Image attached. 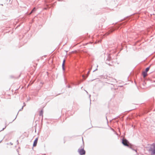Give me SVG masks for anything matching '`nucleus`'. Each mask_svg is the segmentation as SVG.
Segmentation results:
<instances>
[{
    "instance_id": "1",
    "label": "nucleus",
    "mask_w": 155,
    "mask_h": 155,
    "mask_svg": "<svg viewBox=\"0 0 155 155\" xmlns=\"http://www.w3.org/2000/svg\"><path fill=\"white\" fill-rule=\"evenodd\" d=\"M146 148L148 151L151 152L152 154L155 153V143L150 145Z\"/></svg>"
},
{
    "instance_id": "2",
    "label": "nucleus",
    "mask_w": 155,
    "mask_h": 155,
    "mask_svg": "<svg viewBox=\"0 0 155 155\" xmlns=\"http://www.w3.org/2000/svg\"><path fill=\"white\" fill-rule=\"evenodd\" d=\"M122 143L125 146H129L130 143L126 139H123L122 140Z\"/></svg>"
},
{
    "instance_id": "3",
    "label": "nucleus",
    "mask_w": 155,
    "mask_h": 155,
    "mask_svg": "<svg viewBox=\"0 0 155 155\" xmlns=\"http://www.w3.org/2000/svg\"><path fill=\"white\" fill-rule=\"evenodd\" d=\"M78 152L81 155H84L85 153V151L83 149H78Z\"/></svg>"
},
{
    "instance_id": "4",
    "label": "nucleus",
    "mask_w": 155,
    "mask_h": 155,
    "mask_svg": "<svg viewBox=\"0 0 155 155\" xmlns=\"http://www.w3.org/2000/svg\"><path fill=\"white\" fill-rule=\"evenodd\" d=\"M38 138H36L33 144V147H36L37 145V144L38 142Z\"/></svg>"
},
{
    "instance_id": "5",
    "label": "nucleus",
    "mask_w": 155,
    "mask_h": 155,
    "mask_svg": "<svg viewBox=\"0 0 155 155\" xmlns=\"http://www.w3.org/2000/svg\"><path fill=\"white\" fill-rule=\"evenodd\" d=\"M114 31V29H113V28H111V29L110 30V31H109V32H107L106 33V35H108L110 33H111L112 32H113V31Z\"/></svg>"
},
{
    "instance_id": "6",
    "label": "nucleus",
    "mask_w": 155,
    "mask_h": 155,
    "mask_svg": "<svg viewBox=\"0 0 155 155\" xmlns=\"http://www.w3.org/2000/svg\"><path fill=\"white\" fill-rule=\"evenodd\" d=\"M65 62V60H64L63 61V62L62 64V68L64 71L65 70L64 67Z\"/></svg>"
},
{
    "instance_id": "7",
    "label": "nucleus",
    "mask_w": 155,
    "mask_h": 155,
    "mask_svg": "<svg viewBox=\"0 0 155 155\" xmlns=\"http://www.w3.org/2000/svg\"><path fill=\"white\" fill-rule=\"evenodd\" d=\"M143 75V77H145L147 75V72L144 71H143L142 73Z\"/></svg>"
},
{
    "instance_id": "8",
    "label": "nucleus",
    "mask_w": 155,
    "mask_h": 155,
    "mask_svg": "<svg viewBox=\"0 0 155 155\" xmlns=\"http://www.w3.org/2000/svg\"><path fill=\"white\" fill-rule=\"evenodd\" d=\"M150 68V67H147V68L146 69L145 71L147 72L149 70Z\"/></svg>"
},
{
    "instance_id": "9",
    "label": "nucleus",
    "mask_w": 155,
    "mask_h": 155,
    "mask_svg": "<svg viewBox=\"0 0 155 155\" xmlns=\"http://www.w3.org/2000/svg\"><path fill=\"white\" fill-rule=\"evenodd\" d=\"M35 8H34L31 11L30 14H31L32 12L33 11H35Z\"/></svg>"
},
{
    "instance_id": "10",
    "label": "nucleus",
    "mask_w": 155,
    "mask_h": 155,
    "mask_svg": "<svg viewBox=\"0 0 155 155\" xmlns=\"http://www.w3.org/2000/svg\"><path fill=\"white\" fill-rule=\"evenodd\" d=\"M90 71H88V73H87V76H88V75L89 74H90Z\"/></svg>"
},
{
    "instance_id": "11",
    "label": "nucleus",
    "mask_w": 155,
    "mask_h": 155,
    "mask_svg": "<svg viewBox=\"0 0 155 155\" xmlns=\"http://www.w3.org/2000/svg\"><path fill=\"white\" fill-rule=\"evenodd\" d=\"M42 111H41V114H40V115H42Z\"/></svg>"
},
{
    "instance_id": "12",
    "label": "nucleus",
    "mask_w": 155,
    "mask_h": 155,
    "mask_svg": "<svg viewBox=\"0 0 155 155\" xmlns=\"http://www.w3.org/2000/svg\"><path fill=\"white\" fill-rule=\"evenodd\" d=\"M28 135L27 134L26 137H28Z\"/></svg>"
},
{
    "instance_id": "13",
    "label": "nucleus",
    "mask_w": 155,
    "mask_h": 155,
    "mask_svg": "<svg viewBox=\"0 0 155 155\" xmlns=\"http://www.w3.org/2000/svg\"><path fill=\"white\" fill-rule=\"evenodd\" d=\"M82 76H83V77L84 78V75H83Z\"/></svg>"
}]
</instances>
